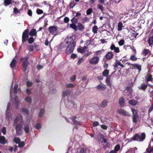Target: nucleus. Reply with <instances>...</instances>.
Here are the masks:
<instances>
[{
    "mask_svg": "<svg viewBox=\"0 0 153 153\" xmlns=\"http://www.w3.org/2000/svg\"><path fill=\"white\" fill-rule=\"evenodd\" d=\"M75 38V36H74L67 37L63 43L64 47H67L65 51L67 54H71L74 50L76 45V42L74 41Z\"/></svg>",
    "mask_w": 153,
    "mask_h": 153,
    "instance_id": "f257e3e1",
    "label": "nucleus"
},
{
    "mask_svg": "<svg viewBox=\"0 0 153 153\" xmlns=\"http://www.w3.org/2000/svg\"><path fill=\"white\" fill-rule=\"evenodd\" d=\"M23 123L22 115L20 114H18L14 119L13 123V125L15 126L16 133L18 135H21L22 134L23 131L22 128Z\"/></svg>",
    "mask_w": 153,
    "mask_h": 153,
    "instance_id": "f03ea898",
    "label": "nucleus"
},
{
    "mask_svg": "<svg viewBox=\"0 0 153 153\" xmlns=\"http://www.w3.org/2000/svg\"><path fill=\"white\" fill-rule=\"evenodd\" d=\"M10 104L8 103L7 104L6 111V119L8 121H10L12 120V115L9 111Z\"/></svg>",
    "mask_w": 153,
    "mask_h": 153,
    "instance_id": "7ed1b4c3",
    "label": "nucleus"
},
{
    "mask_svg": "<svg viewBox=\"0 0 153 153\" xmlns=\"http://www.w3.org/2000/svg\"><path fill=\"white\" fill-rule=\"evenodd\" d=\"M146 137L144 133H142L141 135L137 134L133 137V140H134L141 141L145 139Z\"/></svg>",
    "mask_w": 153,
    "mask_h": 153,
    "instance_id": "20e7f679",
    "label": "nucleus"
},
{
    "mask_svg": "<svg viewBox=\"0 0 153 153\" xmlns=\"http://www.w3.org/2000/svg\"><path fill=\"white\" fill-rule=\"evenodd\" d=\"M28 58L25 57V58L21 59V60H23V61L22 66L23 70L24 72H25L27 68V66L29 64V62L28 61Z\"/></svg>",
    "mask_w": 153,
    "mask_h": 153,
    "instance_id": "39448f33",
    "label": "nucleus"
},
{
    "mask_svg": "<svg viewBox=\"0 0 153 153\" xmlns=\"http://www.w3.org/2000/svg\"><path fill=\"white\" fill-rule=\"evenodd\" d=\"M99 60L100 58L98 57L94 56L90 59L89 62L91 65H96L99 62Z\"/></svg>",
    "mask_w": 153,
    "mask_h": 153,
    "instance_id": "423d86ee",
    "label": "nucleus"
},
{
    "mask_svg": "<svg viewBox=\"0 0 153 153\" xmlns=\"http://www.w3.org/2000/svg\"><path fill=\"white\" fill-rule=\"evenodd\" d=\"M18 85H16L13 89H11L10 91V96L11 98L12 97V95L13 93L16 94L17 93H20L21 90L20 88H18Z\"/></svg>",
    "mask_w": 153,
    "mask_h": 153,
    "instance_id": "0eeeda50",
    "label": "nucleus"
},
{
    "mask_svg": "<svg viewBox=\"0 0 153 153\" xmlns=\"http://www.w3.org/2000/svg\"><path fill=\"white\" fill-rule=\"evenodd\" d=\"M48 30L51 33L54 35L56 34L58 31L57 27L54 26L49 27L48 28Z\"/></svg>",
    "mask_w": 153,
    "mask_h": 153,
    "instance_id": "6e6552de",
    "label": "nucleus"
},
{
    "mask_svg": "<svg viewBox=\"0 0 153 153\" xmlns=\"http://www.w3.org/2000/svg\"><path fill=\"white\" fill-rule=\"evenodd\" d=\"M147 42L149 46L152 47L153 45V33L152 32L149 35Z\"/></svg>",
    "mask_w": 153,
    "mask_h": 153,
    "instance_id": "1a4fd4ad",
    "label": "nucleus"
},
{
    "mask_svg": "<svg viewBox=\"0 0 153 153\" xmlns=\"http://www.w3.org/2000/svg\"><path fill=\"white\" fill-rule=\"evenodd\" d=\"M117 111L119 114L123 116H130L129 113L123 109H118Z\"/></svg>",
    "mask_w": 153,
    "mask_h": 153,
    "instance_id": "9d476101",
    "label": "nucleus"
},
{
    "mask_svg": "<svg viewBox=\"0 0 153 153\" xmlns=\"http://www.w3.org/2000/svg\"><path fill=\"white\" fill-rule=\"evenodd\" d=\"M28 32L27 30H26L23 32L22 35V42H25L27 40L28 37Z\"/></svg>",
    "mask_w": 153,
    "mask_h": 153,
    "instance_id": "9b49d317",
    "label": "nucleus"
},
{
    "mask_svg": "<svg viewBox=\"0 0 153 153\" xmlns=\"http://www.w3.org/2000/svg\"><path fill=\"white\" fill-rule=\"evenodd\" d=\"M87 48L88 47L86 46H84L83 47H81V48H77V51L78 52L81 53H83L85 51Z\"/></svg>",
    "mask_w": 153,
    "mask_h": 153,
    "instance_id": "f8f14e48",
    "label": "nucleus"
},
{
    "mask_svg": "<svg viewBox=\"0 0 153 153\" xmlns=\"http://www.w3.org/2000/svg\"><path fill=\"white\" fill-rule=\"evenodd\" d=\"M113 56V54L111 51L108 52L105 55V57L107 59H111Z\"/></svg>",
    "mask_w": 153,
    "mask_h": 153,
    "instance_id": "ddd939ff",
    "label": "nucleus"
},
{
    "mask_svg": "<svg viewBox=\"0 0 153 153\" xmlns=\"http://www.w3.org/2000/svg\"><path fill=\"white\" fill-rule=\"evenodd\" d=\"M7 142L4 137L3 136H0V143L4 144L6 143Z\"/></svg>",
    "mask_w": 153,
    "mask_h": 153,
    "instance_id": "4468645a",
    "label": "nucleus"
},
{
    "mask_svg": "<svg viewBox=\"0 0 153 153\" xmlns=\"http://www.w3.org/2000/svg\"><path fill=\"white\" fill-rule=\"evenodd\" d=\"M13 0H4V5L7 6L13 2Z\"/></svg>",
    "mask_w": 153,
    "mask_h": 153,
    "instance_id": "2eb2a0df",
    "label": "nucleus"
},
{
    "mask_svg": "<svg viewBox=\"0 0 153 153\" xmlns=\"http://www.w3.org/2000/svg\"><path fill=\"white\" fill-rule=\"evenodd\" d=\"M128 103L131 105L135 106L138 104V102L136 100H131L129 101Z\"/></svg>",
    "mask_w": 153,
    "mask_h": 153,
    "instance_id": "dca6fc26",
    "label": "nucleus"
},
{
    "mask_svg": "<svg viewBox=\"0 0 153 153\" xmlns=\"http://www.w3.org/2000/svg\"><path fill=\"white\" fill-rule=\"evenodd\" d=\"M134 67L136 68L139 71H140L141 70V67L140 65H138L137 64H131V68H133Z\"/></svg>",
    "mask_w": 153,
    "mask_h": 153,
    "instance_id": "f3484780",
    "label": "nucleus"
},
{
    "mask_svg": "<svg viewBox=\"0 0 153 153\" xmlns=\"http://www.w3.org/2000/svg\"><path fill=\"white\" fill-rule=\"evenodd\" d=\"M147 153H153V148L151 147V144L149 145L148 148L146 149Z\"/></svg>",
    "mask_w": 153,
    "mask_h": 153,
    "instance_id": "a211bd4d",
    "label": "nucleus"
},
{
    "mask_svg": "<svg viewBox=\"0 0 153 153\" xmlns=\"http://www.w3.org/2000/svg\"><path fill=\"white\" fill-rule=\"evenodd\" d=\"M24 130L26 133H28L30 130V126L28 124H26L24 125Z\"/></svg>",
    "mask_w": 153,
    "mask_h": 153,
    "instance_id": "6ab92c4d",
    "label": "nucleus"
},
{
    "mask_svg": "<svg viewBox=\"0 0 153 153\" xmlns=\"http://www.w3.org/2000/svg\"><path fill=\"white\" fill-rule=\"evenodd\" d=\"M76 117H73L72 121L73 122V124L76 125H80L81 122L79 121L76 120Z\"/></svg>",
    "mask_w": 153,
    "mask_h": 153,
    "instance_id": "aec40b11",
    "label": "nucleus"
},
{
    "mask_svg": "<svg viewBox=\"0 0 153 153\" xmlns=\"http://www.w3.org/2000/svg\"><path fill=\"white\" fill-rule=\"evenodd\" d=\"M21 111L24 115H28L29 114L28 109L27 108H23L21 109Z\"/></svg>",
    "mask_w": 153,
    "mask_h": 153,
    "instance_id": "412c9836",
    "label": "nucleus"
},
{
    "mask_svg": "<svg viewBox=\"0 0 153 153\" xmlns=\"http://www.w3.org/2000/svg\"><path fill=\"white\" fill-rule=\"evenodd\" d=\"M13 104H15L16 107H17L19 106V102L17 97H15Z\"/></svg>",
    "mask_w": 153,
    "mask_h": 153,
    "instance_id": "4be33fe9",
    "label": "nucleus"
},
{
    "mask_svg": "<svg viewBox=\"0 0 153 153\" xmlns=\"http://www.w3.org/2000/svg\"><path fill=\"white\" fill-rule=\"evenodd\" d=\"M124 98L122 97H120L119 100V103L121 107H123L124 106Z\"/></svg>",
    "mask_w": 153,
    "mask_h": 153,
    "instance_id": "5701e85b",
    "label": "nucleus"
},
{
    "mask_svg": "<svg viewBox=\"0 0 153 153\" xmlns=\"http://www.w3.org/2000/svg\"><path fill=\"white\" fill-rule=\"evenodd\" d=\"M25 100L28 103H31L32 101V98L30 97L27 96L25 99Z\"/></svg>",
    "mask_w": 153,
    "mask_h": 153,
    "instance_id": "b1692460",
    "label": "nucleus"
},
{
    "mask_svg": "<svg viewBox=\"0 0 153 153\" xmlns=\"http://www.w3.org/2000/svg\"><path fill=\"white\" fill-rule=\"evenodd\" d=\"M16 64V61L14 59H13L12 61L10 63V67L11 68L14 67H15Z\"/></svg>",
    "mask_w": 153,
    "mask_h": 153,
    "instance_id": "393cba45",
    "label": "nucleus"
},
{
    "mask_svg": "<svg viewBox=\"0 0 153 153\" xmlns=\"http://www.w3.org/2000/svg\"><path fill=\"white\" fill-rule=\"evenodd\" d=\"M98 28L96 25L94 26L92 28V31L94 34H96L97 33Z\"/></svg>",
    "mask_w": 153,
    "mask_h": 153,
    "instance_id": "a878e982",
    "label": "nucleus"
},
{
    "mask_svg": "<svg viewBox=\"0 0 153 153\" xmlns=\"http://www.w3.org/2000/svg\"><path fill=\"white\" fill-rule=\"evenodd\" d=\"M108 101L105 100L103 101L100 105V106L104 108L107 105Z\"/></svg>",
    "mask_w": 153,
    "mask_h": 153,
    "instance_id": "bb28decb",
    "label": "nucleus"
},
{
    "mask_svg": "<svg viewBox=\"0 0 153 153\" xmlns=\"http://www.w3.org/2000/svg\"><path fill=\"white\" fill-rule=\"evenodd\" d=\"M37 33L35 29L32 30L30 32V35L31 36H35Z\"/></svg>",
    "mask_w": 153,
    "mask_h": 153,
    "instance_id": "cd10ccee",
    "label": "nucleus"
},
{
    "mask_svg": "<svg viewBox=\"0 0 153 153\" xmlns=\"http://www.w3.org/2000/svg\"><path fill=\"white\" fill-rule=\"evenodd\" d=\"M117 30L118 31H120L122 30L123 27V25L122 23L121 22L119 23L117 25Z\"/></svg>",
    "mask_w": 153,
    "mask_h": 153,
    "instance_id": "c85d7f7f",
    "label": "nucleus"
},
{
    "mask_svg": "<svg viewBox=\"0 0 153 153\" xmlns=\"http://www.w3.org/2000/svg\"><path fill=\"white\" fill-rule=\"evenodd\" d=\"M77 27L79 30H82L83 29L84 26L80 23H78Z\"/></svg>",
    "mask_w": 153,
    "mask_h": 153,
    "instance_id": "c756f323",
    "label": "nucleus"
},
{
    "mask_svg": "<svg viewBox=\"0 0 153 153\" xmlns=\"http://www.w3.org/2000/svg\"><path fill=\"white\" fill-rule=\"evenodd\" d=\"M131 111L133 114V116H138L137 111L133 108L131 109Z\"/></svg>",
    "mask_w": 153,
    "mask_h": 153,
    "instance_id": "7c9ffc66",
    "label": "nucleus"
},
{
    "mask_svg": "<svg viewBox=\"0 0 153 153\" xmlns=\"http://www.w3.org/2000/svg\"><path fill=\"white\" fill-rule=\"evenodd\" d=\"M109 74V71L108 70H105L102 73V75L105 76H107Z\"/></svg>",
    "mask_w": 153,
    "mask_h": 153,
    "instance_id": "2f4dec72",
    "label": "nucleus"
},
{
    "mask_svg": "<svg viewBox=\"0 0 153 153\" xmlns=\"http://www.w3.org/2000/svg\"><path fill=\"white\" fill-rule=\"evenodd\" d=\"M70 27L74 29L75 30H76L77 29V26L75 24H70Z\"/></svg>",
    "mask_w": 153,
    "mask_h": 153,
    "instance_id": "473e14b6",
    "label": "nucleus"
},
{
    "mask_svg": "<svg viewBox=\"0 0 153 153\" xmlns=\"http://www.w3.org/2000/svg\"><path fill=\"white\" fill-rule=\"evenodd\" d=\"M147 87V85H146L142 84L140 87H139V88L144 90L146 89Z\"/></svg>",
    "mask_w": 153,
    "mask_h": 153,
    "instance_id": "72a5a7b5",
    "label": "nucleus"
},
{
    "mask_svg": "<svg viewBox=\"0 0 153 153\" xmlns=\"http://www.w3.org/2000/svg\"><path fill=\"white\" fill-rule=\"evenodd\" d=\"M149 53V51L147 49H144L143 52L142 53L143 55L145 56H146L147 54H148Z\"/></svg>",
    "mask_w": 153,
    "mask_h": 153,
    "instance_id": "f704fd0d",
    "label": "nucleus"
},
{
    "mask_svg": "<svg viewBox=\"0 0 153 153\" xmlns=\"http://www.w3.org/2000/svg\"><path fill=\"white\" fill-rule=\"evenodd\" d=\"M133 121L135 123H137L138 121V116H133Z\"/></svg>",
    "mask_w": 153,
    "mask_h": 153,
    "instance_id": "c9c22d12",
    "label": "nucleus"
},
{
    "mask_svg": "<svg viewBox=\"0 0 153 153\" xmlns=\"http://www.w3.org/2000/svg\"><path fill=\"white\" fill-rule=\"evenodd\" d=\"M13 140L16 144L19 143L20 142V139L19 138L15 137L14 138Z\"/></svg>",
    "mask_w": 153,
    "mask_h": 153,
    "instance_id": "e433bc0d",
    "label": "nucleus"
},
{
    "mask_svg": "<svg viewBox=\"0 0 153 153\" xmlns=\"http://www.w3.org/2000/svg\"><path fill=\"white\" fill-rule=\"evenodd\" d=\"M45 112V110L43 109H42L40 110L39 114V117H41Z\"/></svg>",
    "mask_w": 153,
    "mask_h": 153,
    "instance_id": "4c0bfd02",
    "label": "nucleus"
},
{
    "mask_svg": "<svg viewBox=\"0 0 153 153\" xmlns=\"http://www.w3.org/2000/svg\"><path fill=\"white\" fill-rule=\"evenodd\" d=\"M71 21L72 23L76 24L78 22V20L75 17H74L71 19Z\"/></svg>",
    "mask_w": 153,
    "mask_h": 153,
    "instance_id": "58836bf2",
    "label": "nucleus"
},
{
    "mask_svg": "<svg viewBox=\"0 0 153 153\" xmlns=\"http://www.w3.org/2000/svg\"><path fill=\"white\" fill-rule=\"evenodd\" d=\"M25 145V144L24 142H23V141H22L21 142H20L19 143L18 147L19 148L22 147H23Z\"/></svg>",
    "mask_w": 153,
    "mask_h": 153,
    "instance_id": "ea45409f",
    "label": "nucleus"
},
{
    "mask_svg": "<svg viewBox=\"0 0 153 153\" xmlns=\"http://www.w3.org/2000/svg\"><path fill=\"white\" fill-rule=\"evenodd\" d=\"M106 82L107 84L110 87H111L112 86V84L110 82L109 79L107 78L106 80Z\"/></svg>",
    "mask_w": 153,
    "mask_h": 153,
    "instance_id": "a19ab883",
    "label": "nucleus"
},
{
    "mask_svg": "<svg viewBox=\"0 0 153 153\" xmlns=\"http://www.w3.org/2000/svg\"><path fill=\"white\" fill-rule=\"evenodd\" d=\"M69 92L68 91H65L63 93V96L64 97L68 96L69 95Z\"/></svg>",
    "mask_w": 153,
    "mask_h": 153,
    "instance_id": "79ce46f5",
    "label": "nucleus"
},
{
    "mask_svg": "<svg viewBox=\"0 0 153 153\" xmlns=\"http://www.w3.org/2000/svg\"><path fill=\"white\" fill-rule=\"evenodd\" d=\"M98 9L102 11L104 10V7L102 5L100 4H98L97 6Z\"/></svg>",
    "mask_w": 153,
    "mask_h": 153,
    "instance_id": "37998d69",
    "label": "nucleus"
},
{
    "mask_svg": "<svg viewBox=\"0 0 153 153\" xmlns=\"http://www.w3.org/2000/svg\"><path fill=\"white\" fill-rule=\"evenodd\" d=\"M92 9L91 8L88 9L86 11V13L87 15H89L91 14L92 12Z\"/></svg>",
    "mask_w": 153,
    "mask_h": 153,
    "instance_id": "c03bdc74",
    "label": "nucleus"
},
{
    "mask_svg": "<svg viewBox=\"0 0 153 153\" xmlns=\"http://www.w3.org/2000/svg\"><path fill=\"white\" fill-rule=\"evenodd\" d=\"M120 146L119 145H117L116 146L114 147V151L116 152L117 151H118L120 149Z\"/></svg>",
    "mask_w": 153,
    "mask_h": 153,
    "instance_id": "a18cd8bd",
    "label": "nucleus"
},
{
    "mask_svg": "<svg viewBox=\"0 0 153 153\" xmlns=\"http://www.w3.org/2000/svg\"><path fill=\"white\" fill-rule=\"evenodd\" d=\"M74 85L72 83H69L67 85L66 87L67 88H73L74 87Z\"/></svg>",
    "mask_w": 153,
    "mask_h": 153,
    "instance_id": "49530a36",
    "label": "nucleus"
},
{
    "mask_svg": "<svg viewBox=\"0 0 153 153\" xmlns=\"http://www.w3.org/2000/svg\"><path fill=\"white\" fill-rule=\"evenodd\" d=\"M41 127L42 126L40 123H38L36 124V129H40L41 128Z\"/></svg>",
    "mask_w": 153,
    "mask_h": 153,
    "instance_id": "de8ad7c7",
    "label": "nucleus"
},
{
    "mask_svg": "<svg viewBox=\"0 0 153 153\" xmlns=\"http://www.w3.org/2000/svg\"><path fill=\"white\" fill-rule=\"evenodd\" d=\"M36 13L38 14H41L43 13V11L40 9H37L36 10Z\"/></svg>",
    "mask_w": 153,
    "mask_h": 153,
    "instance_id": "09e8293b",
    "label": "nucleus"
},
{
    "mask_svg": "<svg viewBox=\"0 0 153 153\" xmlns=\"http://www.w3.org/2000/svg\"><path fill=\"white\" fill-rule=\"evenodd\" d=\"M28 42L30 43H32L34 41V39L33 37H30L28 40Z\"/></svg>",
    "mask_w": 153,
    "mask_h": 153,
    "instance_id": "8fccbe9b",
    "label": "nucleus"
},
{
    "mask_svg": "<svg viewBox=\"0 0 153 153\" xmlns=\"http://www.w3.org/2000/svg\"><path fill=\"white\" fill-rule=\"evenodd\" d=\"M137 58L134 55H131L130 57V59L133 61H135L137 60Z\"/></svg>",
    "mask_w": 153,
    "mask_h": 153,
    "instance_id": "3c124183",
    "label": "nucleus"
},
{
    "mask_svg": "<svg viewBox=\"0 0 153 153\" xmlns=\"http://www.w3.org/2000/svg\"><path fill=\"white\" fill-rule=\"evenodd\" d=\"M97 88L98 89H103L105 88L103 85H97Z\"/></svg>",
    "mask_w": 153,
    "mask_h": 153,
    "instance_id": "603ef678",
    "label": "nucleus"
},
{
    "mask_svg": "<svg viewBox=\"0 0 153 153\" xmlns=\"http://www.w3.org/2000/svg\"><path fill=\"white\" fill-rule=\"evenodd\" d=\"M117 48V47H115L114 45L113 44L111 45L110 47V48L111 50H112V51L114 50V51L115 49V48Z\"/></svg>",
    "mask_w": 153,
    "mask_h": 153,
    "instance_id": "864d4df0",
    "label": "nucleus"
},
{
    "mask_svg": "<svg viewBox=\"0 0 153 153\" xmlns=\"http://www.w3.org/2000/svg\"><path fill=\"white\" fill-rule=\"evenodd\" d=\"M91 43V40H88L85 42V45L86 46H87L88 45Z\"/></svg>",
    "mask_w": 153,
    "mask_h": 153,
    "instance_id": "5fc2aeb1",
    "label": "nucleus"
},
{
    "mask_svg": "<svg viewBox=\"0 0 153 153\" xmlns=\"http://www.w3.org/2000/svg\"><path fill=\"white\" fill-rule=\"evenodd\" d=\"M124 41L123 40H121L118 42V44L119 45L122 46L124 44Z\"/></svg>",
    "mask_w": 153,
    "mask_h": 153,
    "instance_id": "6e6d98bb",
    "label": "nucleus"
},
{
    "mask_svg": "<svg viewBox=\"0 0 153 153\" xmlns=\"http://www.w3.org/2000/svg\"><path fill=\"white\" fill-rule=\"evenodd\" d=\"M92 124L95 127L99 125V123L98 122L95 121L93 122Z\"/></svg>",
    "mask_w": 153,
    "mask_h": 153,
    "instance_id": "4d7b16f0",
    "label": "nucleus"
},
{
    "mask_svg": "<svg viewBox=\"0 0 153 153\" xmlns=\"http://www.w3.org/2000/svg\"><path fill=\"white\" fill-rule=\"evenodd\" d=\"M34 46L33 45H30L28 49L30 51H33L34 50Z\"/></svg>",
    "mask_w": 153,
    "mask_h": 153,
    "instance_id": "13d9d810",
    "label": "nucleus"
},
{
    "mask_svg": "<svg viewBox=\"0 0 153 153\" xmlns=\"http://www.w3.org/2000/svg\"><path fill=\"white\" fill-rule=\"evenodd\" d=\"M137 149L136 147H134V148H131L128 151H132V152L131 153H135V150H136Z\"/></svg>",
    "mask_w": 153,
    "mask_h": 153,
    "instance_id": "bf43d9fd",
    "label": "nucleus"
},
{
    "mask_svg": "<svg viewBox=\"0 0 153 153\" xmlns=\"http://www.w3.org/2000/svg\"><path fill=\"white\" fill-rule=\"evenodd\" d=\"M152 76L151 75H148L147 78V81H149L152 79Z\"/></svg>",
    "mask_w": 153,
    "mask_h": 153,
    "instance_id": "052dcab7",
    "label": "nucleus"
},
{
    "mask_svg": "<svg viewBox=\"0 0 153 153\" xmlns=\"http://www.w3.org/2000/svg\"><path fill=\"white\" fill-rule=\"evenodd\" d=\"M13 12L15 13L16 14H17L18 13H20L19 10H18L16 8H15L14 9Z\"/></svg>",
    "mask_w": 153,
    "mask_h": 153,
    "instance_id": "680f3d73",
    "label": "nucleus"
},
{
    "mask_svg": "<svg viewBox=\"0 0 153 153\" xmlns=\"http://www.w3.org/2000/svg\"><path fill=\"white\" fill-rule=\"evenodd\" d=\"M2 132L4 134H5L6 133V128L5 127H3L2 129Z\"/></svg>",
    "mask_w": 153,
    "mask_h": 153,
    "instance_id": "e2e57ef3",
    "label": "nucleus"
},
{
    "mask_svg": "<svg viewBox=\"0 0 153 153\" xmlns=\"http://www.w3.org/2000/svg\"><path fill=\"white\" fill-rule=\"evenodd\" d=\"M101 128L104 129H106L108 127V126L105 125H101Z\"/></svg>",
    "mask_w": 153,
    "mask_h": 153,
    "instance_id": "0e129e2a",
    "label": "nucleus"
},
{
    "mask_svg": "<svg viewBox=\"0 0 153 153\" xmlns=\"http://www.w3.org/2000/svg\"><path fill=\"white\" fill-rule=\"evenodd\" d=\"M153 109V106L152 105L150 106V108L149 109V112L148 114L149 115L150 113L152 111Z\"/></svg>",
    "mask_w": 153,
    "mask_h": 153,
    "instance_id": "69168bd1",
    "label": "nucleus"
},
{
    "mask_svg": "<svg viewBox=\"0 0 153 153\" xmlns=\"http://www.w3.org/2000/svg\"><path fill=\"white\" fill-rule=\"evenodd\" d=\"M83 59L82 58L80 59L77 62V64L78 65H79L81 64V62L83 61Z\"/></svg>",
    "mask_w": 153,
    "mask_h": 153,
    "instance_id": "338daca9",
    "label": "nucleus"
},
{
    "mask_svg": "<svg viewBox=\"0 0 153 153\" xmlns=\"http://www.w3.org/2000/svg\"><path fill=\"white\" fill-rule=\"evenodd\" d=\"M64 21L65 23H68L69 21V19L67 17H65L64 19Z\"/></svg>",
    "mask_w": 153,
    "mask_h": 153,
    "instance_id": "774afa93",
    "label": "nucleus"
}]
</instances>
